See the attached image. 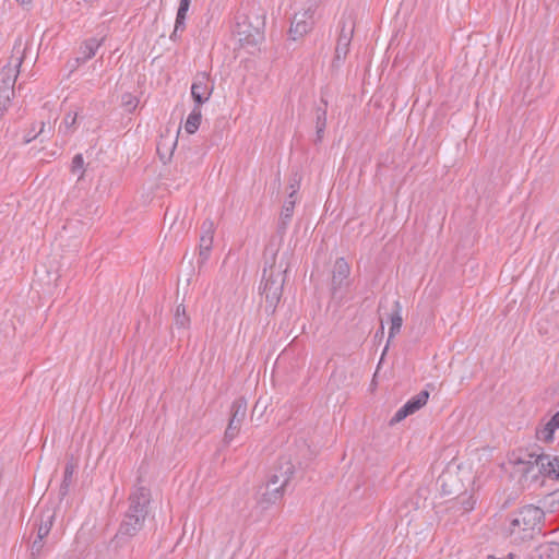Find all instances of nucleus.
<instances>
[{"label": "nucleus", "mask_w": 559, "mask_h": 559, "mask_svg": "<svg viewBox=\"0 0 559 559\" xmlns=\"http://www.w3.org/2000/svg\"><path fill=\"white\" fill-rule=\"evenodd\" d=\"M151 491L144 486L134 488L128 498V508L123 513L119 528L109 544V549L117 556L124 548H130L131 540L144 530L150 514Z\"/></svg>", "instance_id": "nucleus-1"}, {"label": "nucleus", "mask_w": 559, "mask_h": 559, "mask_svg": "<svg viewBox=\"0 0 559 559\" xmlns=\"http://www.w3.org/2000/svg\"><path fill=\"white\" fill-rule=\"evenodd\" d=\"M543 519L544 511L540 508L533 504L524 506L509 515L504 532L514 544L531 540L540 531Z\"/></svg>", "instance_id": "nucleus-2"}, {"label": "nucleus", "mask_w": 559, "mask_h": 559, "mask_svg": "<svg viewBox=\"0 0 559 559\" xmlns=\"http://www.w3.org/2000/svg\"><path fill=\"white\" fill-rule=\"evenodd\" d=\"M285 273L286 269L283 267L282 263L276 265L275 254L270 259L265 258L260 290L265 299V310L267 312H274L281 300Z\"/></svg>", "instance_id": "nucleus-3"}, {"label": "nucleus", "mask_w": 559, "mask_h": 559, "mask_svg": "<svg viewBox=\"0 0 559 559\" xmlns=\"http://www.w3.org/2000/svg\"><path fill=\"white\" fill-rule=\"evenodd\" d=\"M294 473L295 466L293 463L289 460L282 459L270 474L259 503L263 508H267L278 502L288 489Z\"/></svg>", "instance_id": "nucleus-4"}, {"label": "nucleus", "mask_w": 559, "mask_h": 559, "mask_svg": "<svg viewBox=\"0 0 559 559\" xmlns=\"http://www.w3.org/2000/svg\"><path fill=\"white\" fill-rule=\"evenodd\" d=\"M26 47L17 40L13 47L9 63L0 72V88L14 90V84L23 62Z\"/></svg>", "instance_id": "nucleus-5"}, {"label": "nucleus", "mask_w": 559, "mask_h": 559, "mask_svg": "<svg viewBox=\"0 0 559 559\" xmlns=\"http://www.w3.org/2000/svg\"><path fill=\"white\" fill-rule=\"evenodd\" d=\"M316 9V1L309 0L307 8L301 11L295 12L289 28V37L297 40L311 31L313 26V12Z\"/></svg>", "instance_id": "nucleus-6"}, {"label": "nucleus", "mask_w": 559, "mask_h": 559, "mask_svg": "<svg viewBox=\"0 0 559 559\" xmlns=\"http://www.w3.org/2000/svg\"><path fill=\"white\" fill-rule=\"evenodd\" d=\"M247 401L243 397L235 400L231 404V417L225 430L224 441L230 443L239 433L247 415Z\"/></svg>", "instance_id": "nucleus-7"}, {"label": "nucleus", "mask_w": 559, "mask_h": 559, "mask_svg": "<svg viewBox=\"0 0 559 559\" xmlns=\"http://www.w3.org/2000/svg\"><path fill=\"white\" fill-rule=\"evenodd\" d=\"M234 35L238 38L241 46H257L263 39V33L259 26H253L248 17L238 20L234 27Z\"/></svg>", "instance_id": "nucleus-8"}, {"label": "nucleus", "mask_w": 559, "mask_h": 559, "mask_svg": "<svg viewBox=\"0 0 559 559\" xmlns=\"http://www.w3.org/2000/svg\"><path fill=\"white\" fill-rule=\"evenodd\" d=\"M213 93V83L207 72H198L191 85V96L195 105L206 103Z\"/></svg>", "instance_id": "nucleus-9"}, {"label": "nucleus", "mask_w": 559, "mask_h": 559, "mask_svg": "<svg viewBox=\"0 0 559 559\" xmlns=\"http://www.w3.org/2000/svg\"><path fill=\"white\" fill-rule=\"evenodd\" d=\"M349 273L350 266L347 261L344 258H338L333 265L332 272L331 290L334 296L349 285Z\"/></svg>", "instance_id": "nucleus-10"}, {"label": "nucleus", "mask_w": 559, "mask_h": 559, "mask_svg": "<svg viewBox=\"0 0 559 559\" xmlns=\"http://www.w3.org/2000/svg\"><path fill=\"white\" fill-rule=\"evenodd\" d=\"M214 237V223L211 219H205L201 226V236L199 245V259L204 262L209 258L212 249Z\"/></svg>", "instance_id": "nucleus-11"}, {"label": "nucleus", "mask_w": 559, "mask_h": 559, "mask_svg": "<svg viewBox=\"0 0 559 559\" xmlns=\"http://www.w3.org/2000/svg\"><path fill=\"white\" fill-rule=\"evenodd\" d=\"M354 34V25L350 23L347 25L343 23L341 33L337 38L336 47H335V60L341 61L344 60L349 51L350 41Z\"/></svg>", "instance_id": "nucleus-12"}, {"label": "nucleus", "mask_w": 559, "mask_h": 559, "mask_svg": "<svg viewBox=\"0 0 559 559\" xmlns=\"http://www.w3.org/2000/svg\"><path fill=\"white\" fill-rule=\"evenodd\" d=\"M540 464V473L549 478L559 479V456L533 454Z\"/></svg>", "instance_id": "nucleus-13"}, {"label": "nucleus", "mask_w": 559, "mask_h": 559, "mask_svg": "<svg viewBox=\"0 0 559 559\" xmlns=\"http://www.w3.org/2000/svg\"><path fill=\"white\" fill-rule=\"evenodd\" d=\"M559 428V411L544 425L543 428L537 429L536 437L544 442H551L554 433Z\"/></svg>", "instance_id": "nucleus-14"}, {"label": "nucleus", "mask_w": 559, "mask_h": 559, "mask_svg": "<svg viewBox=\"0 0 559 559\" xmlns=\"http://www.w3.org/2000/svg\"><path fill=\"white\" fill-rule=\"evenodd\" d=\"M102 40L97 38H90L83 43L80 48L78 62L84 63L96 55L97 49L100 47Z\"/></svg>", "instance_id": "nucleus-15"}, {"label": "nucleus", "mask_w": 559, "mask_h": 559, "mask_svg": "<svg viewBox=\"0 0 559 559\" xmlns=\"http://www.w3.org/2000/svg\"><path fill=\"white\" fill-rule=\"evenodd\" d=\"M55 521V512L46 510L40 513L39 522L36 524L37 534L36 536L45 538L48 536Z\"/></svg>", "instance_id": "nucleus-16"}, {"label": "nucleus", "mask_w": 559, "mask_h": 559, "mask_svg": "<svg viewBox=\"0 0 559 559\" xmlns=\"http://www.w3.org/2000/svg\"><path fill=\"white\" fill-rule=\"evenodd\" d=\"M390 330H389V340L395 336L401 331L403 318H402V306L399 300H395L393 304V311L390 314Z\"/></svg>", "instance_id": "nucleus-17"}, {"label": "nucleus", "mask_w": 559, "mask_h": 559, "mask_svg": "<svg viewBox=\"0 0 559 559\" xmlns=\"http://www.w3.org/2000/svg\"><path fill=\"white\" fill-rule=\"evenodd\" d=\"M202 119L201 105H195L192 111L189 114L185 129L187 133L193 134L200 127Z\"/></svg>", "instance_id": "nucleus-18"}, {"label": "nucleus", "mask_w": 559, "mask_h": 559, "mask_svg": "<svg viewBox=\"0 0 559 559\" xmlns=\"http://www.w3.org/2000/svg\"><path fill=\"white\" fill-rule=\"evenodd\" d=\"M75 468H76V466L72 462H68L64 466L63 479H62V483H61L60 489H59V495L61 498H64L69 492L70 486L73 480V475H74Z\"/></svg>", "instance_id": "nucleus-19"}, {"label": "nucleus", "mask_w": 559, "mask_h": 559, "mask_svg": "<svg viewBox=\"0 0 559 559\" xmlns=\"http://www.w3.org/2000/svg\"><path fill=\"white\" fill-rule=\"evenodd\" d=\"M429 399V392L427 390L420 391L415 396L411 397L404 405L408 409L411 414H414L418 409H420L424 405H426Z\"/></svg>", "instance_id": "nucleus-20"}, {"label": "nucleus", "mask_w": 559, "mask_h": 559, "mask_svg": "<svg viewBox=\"0 0 559 559\" xmlns=\"http://www.w3.org/2000/svg\"><path fill=\"white\" fill-rule=\"evenodd\" d=\"M296 200L287 198V200L284 202L281 216H280V229L285 230L288 226V223L294 214V207H295Z\"/></svg>", "instance_id": "nucleus-21"}, {"label": "nucleus", "mask_w": 559, "mask_h": 559, "mask_svg": "<svg viewBox=\"0 0 559 559\" xmlns=\"http://www.w3.org/2000/svg\"><path fill=\"white\" fill-rule=\"evenodd\" d=\"M76 124V114L68 112L62 122L58 128V132L63 134L64 136L71 134L75 130Z\"/></svg>", "instance_id": "nucleus-22"}, {"label": "nucleus", "mask_w": 559, "mask_h": 559, "mask_svg": "<svg viewBox=\"0 0 559 559\" xmlns=\"http://www.w3.org/2000/svg\"><path fill=\"white\" fill-rule=\"evenodd\" d=\"M533 454H542V455H548V454L545 453L540 447L534 445L527 451V453L525 454V457L523 459V462H525L530 465H536L538 467V469L540 471V464L537 462L536 457L533 456Z\"/></svg>", "instance_id": "nucleus-23"}, {"label": "nucleus", "mask_w": 559, "mask_h": 559, "mask_svg": "<svg viewBox=\"0 0 559 559\" xmlns=\"http://www.w3.org/2000/svg\"><path fill=\"white\" fill-rule=\"evenodd\" d=\"M189 317L186 314V308L179 305L175 313V325L178 328H187L189 324Z\"/></svg>", "instance_id": "nucleus-24"}, {"label": "nucleus", "mask_w": 559, "mask_h": 559, "mask_svg": "<svg viewBox=\"0 0 559 559\" xmlns=\"http://www.w3.org/2000/svg\"><path fill=\"white\" fill-rule=\"evenodd\" d=\"M13 96H14V90H1L0 88V111L1 112H7Z\"/></svg>", "instance_id": "nucleus-25"}, {"label": "nucleus", "mask_w": 559, "mask_h": 559, "mask_svg": "<svg viewBox=\"0 0 559 559\" xmlns=\"http://www.w3.org/2000/svg\"><path fill=\"white\" fill-rule=\"evenodd\" d=\"M71 171L73 174H80L79 178L83 177L84 174V159L82 154H76L71 164Z\"/></svg>", "instance_id": "nucleus-26"}, {"label": "nucleus", "mask_w": 559, "mask_h": 559, "mask_svg": "<svg viewBox=\"0 0 559 559\" xmlns=\"http://www.w3.org/2000/svg\"><path fill=\"white\" fill-rule=\"evenodd\" d=\"M316 127H326V108L318 107L316 109Z\"/></svg>", "instance_id": "nucleus-27"}, {"label": "nucleus", "mask_w": 559, "mask_h": 559, "mask_svg": "<svg viewBox=\"0 0 559 559\" xmlns=\"http://www.w3.org/2000/svg\"><path fill=\"white\" fill-rule=\"evenodd\" d=\"M45 122H41L40 123V129L38 132H34V128L27 132L24 136V143L27 144L29 142H32L33 140H35L37 136H40V135H44L45 134Z\"/></svg>", "instance_id": "nucleus-28"}, {"label": "nucleus", "mask_w": 559, "mask_h": 559, "mask_svg": "<svg viewBox=\"0 0 559 559\" xmlns=\"http://www.w3.org/2000/svg\"><path fill=\"white\" fill-rule=\"evenodd\" d=\"M412 415L405 405H403L391 418V424H396L405 419L407 416Z\"/></svg>", "instance_id": "nucleus-29"}, {"label": "nucleus", "mask_w": 559, "mask_h": 559, "mask_svg": "<svg viewBox=\"0 0 559 559\" xmlns=\"http://www.w3.org/2000/svg\"><path fill=\"white\" fill-rule=\"evenodd\" d=\"M43 547H44V538L36 536V538L34 539V542L32 543V546H31L32 555L33 556L38 555L41 551Z\"/></svg>", "instance_id": "nucleus-30"}, {"label": "nucleus", "mask_w": 559, "mask_h": 559, "mask_svg": "<svg viewBox=\"0 0 559 559\" xmlns=\"http://www.w3.org/2000/svg\"><path fill=\"white\" fill-rule=\"evenodd\" d=\"M191 0H180L179 7L177 10V15L179 16H187V12L189 10Z\"/></svg>", "instance_id": "nucleus-31"}, {"label": "nucleus", "mask_w": 559, "mask_h": 559, "mask_svg": "<svg viewBox=\"0 0 559 559\" xmlns=\"http://www.w3.org/2000/svg\"><path fill=\"white\" fill-rule=\"evenodd\" d=\"M174 28L181 33L186 28V16L176 15Z\"/></svg>", "instance_id": "nucleus-32"}, {"label": "nucleus", "mask_w": 559, "mask_h": 559, "mask_svg": "<svg viewBox=\"0 0 559 559\" xmlns=\"http://www.w3.org/2000/svg\"><path fill=\"white\" fill-rule=\"evenodd\" d=\"M290 189H292V192L289 193V199H295V194L297 193L298 189H299V180L295 177L294 179L290 180V185H289Z\"/></svg>", "instance_id": "nucleus-33"}, {"label": "nucleus", "mask_w": 559, "mask_h": 559, "mask_svg": "<svg viewBox=\"0 0 559 559\" xmlns=\"http://www.w3.org/2000/svg\"><path fill=\"white\" fill-rule=\"evenodd\" d=\"M324 130H325V128H323V127H316V133H317L318 141L322 140Z\"/></svg>", "instance_id": "nucleus-34"}, {"label": "nucleus", "mask_w": 559, "mask_h": 559, "mask_svg": "<svg viewBox=\"0 0 559 559\" xmlns=\"http://www.w3.org/2000/svg\"><path fill=\"white\" fill-rule=\"evenodd\" d=\"M179 33H180V32H178V31H176V29L174 28L173 33L170 34V39H171V40H174V41H176V40L179 38Z\"/></svg>", "instance_id": "nucleus-35"}, {"label": "nucleus", "mask_w": 559, "mask_h": 559, "mask_svg": "<svg viewBox=\"0 0 559 559\" xmlns=\"http://www.w3.org/2000/svg\"><path fill=\"white\" fill-rule=\"evenodd\" d=\"M124 105L128 106L129 108H135L136 106V102L135 100H124Z\"/></svg>", "instance_id": "nucleus-36"}, {"label": "nucleus", "mask_w": 559, "mask_h": 559, "mask_svg": "<svg viewBox=\"0 0 559 559\" xmlns=\"http://www.w3.org/2000/svg\"><path fill=\"white\" fill-rule=\"evenodd\" d=\"M160 150H162V143L159 142V143H158V145H157V152H158L159 154H162V153H160ZM160 156H162V158H164V156H163V155H160Z\"/></svg>", "instance_id": "nucleus-37"}, {"label": "nucleus", "mask_w": 559, "mask_h": 559, "mask_svg": "<svg viewBox=\"0 0 559 559\" xmlns=\"http://www.w3.org/2000/svg\"><path fill=\"white\" fill-rule=\"evenodd\" d=\"M4 115H5V112L0 111V120L3 118Z\"/></svg>", "instance_id": "nucleus-38"}, {"label": "nucleus", "mask_w": 559, "mask_h": 559, "mask_svg": "<svg viewBox=\"0 0 559 559\" xmlns=\"http://www.w3.org/2000/svg\"><path fill=\"white\" fill-rule=\"evenodd\" d=\"M175 146H176V141L173 143V147H171L170 154L173 153V150L175 148Z\"/></svg>", "instance_id": "nucleus-39"}]
</instances>
